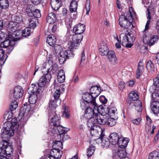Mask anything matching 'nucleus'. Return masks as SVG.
Returning a JSON list of instances; mask_svg holds the SVG:
<instances>
[{
  "mask_svg": "<svg viewBox=\"0 0 159 159\" xmlns=\"http://www.w3.org/2000/svg\"><path fill=\"white\" fill-rule=\"evenodd\" d=\"M12 117V111H9L7 114L5 116V118L7 117L6 120H9Z\"/></svg>",
  "mask_w": 159,
  "mask_h": 159,
  "instance_id": "nucleus-63",
  "label": "nucleus"
},
{
  "mask_svg": "<svg viewBox=\"0 0 159 159\" xmlns=\"http://www.w3.org/2000/svg\"><path fill=\"white\" fill-rule=\"evenodd\" d=\"M100 47V55L102 56H106L108 54L110 51L106 44L105 43H101Z\"/></svg>",
  "mask_w": 159,
  "mask_h": 159,
  "instance_id": "nucleus-21",
  "label": "nucleus"
},
{
  "mask_svg": "<svg viewBox=\"0 0 159 159\" xmlns=\"http://www.w3.org/2000/svg\"><path fill=\"white\" fill-rule=\"evenodd\" d=\"M15 43V41H13L12 40H11L9 39H7L6 38L3 41L1 42V46L2 47L5 48L6 47L11 45V43Z\"/></svg>",
  "mask_w": 159,
  "mask_h": 159,
  "instance_id": "nucleus-32",
  "label": "nucleus"
},
{
  "mask_svg": "<svg viewBox=\"0 0 159 159\" xmlns=\"http://www.w3.org/2000/svg\"><path fill=\"white\" fill-rule=\"evenodd\" d=\"M33 14L34 16L33 17H35V18H40L41 16L40 11L38 9H35L33 12Z\"/></svg>",
  "mask_w": 159,
  "mask_h": 159,
  "instance_id": "nucleus-53",
  "label": "nucleus"
},
{
  "mask_svg": "<svg viewBox=\"0 0 159 159\" xmlns=\"http://www.w3.org/2000/svg\"><path fill=\"white\" fill-rule=\"evenodd\" d=\"M153 84L156 87H159V77L157 76L153 79Z\"/></svg>",
  "mask_w": 159,
  "mask_h": 159,
  "instance_id": "nucleus-61",
  "label": "nucleus"
},
{
  "mask_svg": "<svg viewBox=\"0 0 159 159\" xmlns=\"http://www.w3.org/2000/svg\"><path fill=\"white\" fill-rule=\"evenodd\" d=\"M107 102V99L103 95L100 96V102L103 104H105Z\"/></svg>",
  "mask_w": 159,
  "mask_h": 159,
  "instance_id": "nucleus-60",
  "label": "nucleus"
},
{
  "mask_svg": "<svg viewBox=\"0 0 159 159\" xmlns=\"http://www.w3.org/2000/svg\"><path fill=\"white\" fill-rule=\"evenodd\" d=\"M123 38L120 40V42L122 43V45L124 47L127 48L128 46V35L123 34L122 37Z\"/></svg>",
  "mask_w": 159,
  "mask_h": 159,
  "instance_id": "nucleus-43",
  "label": "nucleus"
},
{
  "mask_svg": "<svg viewBox=\"0 0 159 159\" xmlns=\"http://www.w3.org/2000/svg\"><path fill=\"white\" fill-rule=\"evenodd\" d=\"M128 48H130L133 45V43L135 40V38L131 36V34H128Z\"/></svg>",
  "mask_w": 159,
  "mask_h": 159,
  "instance_id": "nucleus-35",
  "label": "nucleus"
},
{
  "mask_svg": "<svg viewBox=\"0 0 159 159\" xmlns=\"http://www.w3.org/2000/svg\"><path fill=\"white\" fill-rule=\"evenodd\" d=\"M97 104L93 105L94 106L93 109L89 106L86 108L85 111L84 117L85 118H89L90 116H95V118L97 117L98 116V114L99 113L98 107L99 106L97 107Z\"/></svg>",
  "mask_w": 159,
  "mask_h": 159,
  "instance_id": "nucleus-8",
  "label": "nucleus"
},
{
  "mask_svg": "<svg viewBox=\"0 0 159 159\" xmlns=\"http://www.w3.org/2000/svg\"><path fill=\"white\" fill-rule=\"evenodd\" d=\"M149 159H159V152L154 151L151 152L149 156Z\"/></svg>",
  "mask_w": 159,
  "mask_h": 159,
  "instance_id": "nucleus-44",
  "label": "nucleus"
},
{
  "mask_svg": "<svg viewBox=\"0 0 159 159\" xmlns=\"http://www.w3.org/2000/svg\"><path fill=\"white\" fill-rule=\"evenodd\" d=\"M54 46V51H55V52L56 53H60L61 51V46L57 44H55Z\"/></svg>",
  "mask_w": 159,
  "mask_h": 159,
  "instance_id": "nucleus-57",
  "label": "nucleus"
},
{
  "mask_svg": "<svg viewBox=\"0 0 159 159\" xmlns=\"http://www.w3.org/2000/svg\"><path fill=\"white\" fill-rule=\"evenodd\" d=\"M147 32L143 33V43L147 44L148 46L151 47L155 43H156L158 39V36L157 35L151 36L148 35Z\"/></svg>",
  "mask_w": 159,
  "mask_h": 159,
  "instance_id": "nucleus-7",
  "label": "nucleus"
},
{
  "mask_svg": "<svg viewBox=\"0 0 159 159\" xmlns=\"http://www.w3.org/2000/svg\"><path fill=\"white\" fill-rule=\"evenodd\" d=\"M34 9L33 7L30 5L27 6L26 11L27 14L30 17H33V12L34 11Z\"/></svg>",
  "mask_w": 159,
  "mask_h": 159,
  "instance_id": "nucleus-42",
  "label": "nucleus"
},
{
  "mask_svg": "<svg viewBox=\"0 0 159 159\" xmlns=\"http://www.w3.org/2000/svg\"><path fill=\"white\" fill-rule=\"evenodd\" d=\"M139 104L138 105H135L136 109L138 112H141L142 110V103L141 101L139 100L138 101Z\"/></svg>",
  "mask_w": 159,
  "mask_h": 159,
  "instance_id": "nucleus-54",
  "label": "nucleus"
},
{
  "mask_svg": "<svg viewBox=\"0 0 159 159\" xmlns=\"http://www.w3.org/2000/svg\"><path fill=\"white\" fill-rule=\"evenodd\" d=\"M68 107L67 106H65L63 108V111L62 113V116L66 119L69 118L70 116L68 111Z\"/></svg>",
  "mask_w": 159,
  "mask_h": 159,
  "instance_id": "nucleus-48",
  "label": "nucleus"
},
{
  "mask_svg": "<svg viewBox=\"0 0 159 159\" xmlns=\"http://www.w3.org/2000/svg\"><path fill=\"white\" fill-rule=\"evenodd\" d=\"M141 120V118H139L136 119H134L132 120L131 121L132 123L136 125H139L140 122Z\"/></svg>",
  "mask_w": 159,
  "mask_h": 159,
  "instance_id": "nucleus-62",
  "label": "nucleus"
},
{
  "mask_svg": "<svg viewBox=\"0 0 159 159\" xmlns=\"http://www.w3.org/2000/svg\"><path fill=\"white\" fill-rule=\"evenodd\" d=\"M140 61L138 63V66L136 72V77L137 79L139 78L142 73L144 69V64L143 62Z\"/></svg>",
  "mask_w": 159,
  "mask_h": 159,
  "instance_id": "nucleus-20",
  "label": "nucleus"
},
{
  "mask_svg": "<svg viewBox=\"0 0 159 159\" xmlns=\"http://www.w3.org/2000/svg\"><path fill=\"white\" fill-rule=\"evenodd\" d=\"M57 39L53 35H49L47 38L46 42L51 46L53 47L55 44Z\"/></svg>",
  "mask_w": 159,
  "mask_h": 159,
  "instance_id": "nucleus-25",
  "label": "nucleus"
},
{
  "mask_svg": "<svg viewBox=\"0 0 159 159\" xmlns=\"http://www.w3.org/2000/svg\"><path fill=\"white\" fill-rule=\"evenodd\" d=\"M119 24L120 26L125 29L129 28L133 21L131 16H126L124 15H120L119 19Z\"/></svg>",
  "mask_w": 159,
  "mask_h": 159,
  "instance_id": "nucleus-4",
  "label": "nucleus"
},
{
  "mask_svg": "<svg viewBox=\"0 0 159 159\" xmlns=\"http://www.w3.org/2000/svg\"><path fill=\"white\" fill-rule=\"evenodd\" d=\"M30 103H25L21 108V110L24 111L26 113H29L31 110V107Z\"/></svg>",
  "mask_w": 159,
  "mask_h": 159,
  "instance_id": "nucleus-36",
  "label": "nucleus"
},
{
  "mask_svg": "<svg viewBox=\"0 0 159 159\" xmlns=\"http://www.w3.org/2000/svg\"><path fill=\"white\" fill-rule=\"evenodd\" d=\"M61 0H51L50 5L54 11H57L61 6Z\"/></svg>",
  "mask_w": 159,
  "mask_h": 159,
  "instance_id": "nucleus-17",
  "label": "nucleus"
},
{
  "mask_svg": "<svg viewBox=\"0 0 159 159\" xmlns=\"http://www.w3.org/2000/svg\"><path fill=\"white\" fill-rule=\"evenodd\" d=\"M61 117L59 115L55 114L53 116L50 122V124L54 127H56L57 126L60 125Z\"/></svg>",
  "mask_w": 159,
  "mask_h": 159,
  "instance_id": "nucleus-13",
  "label": "nucleus"
},
{
  "mask_svg": "<svg viewBox=\"0 0 159 159\" xmlns=\"http://www.w3.org/2000/svg\"><path fill=\"white\" fill-rule=\"evenodd\" d=\"M12 20L18 24L23 22L22 17L21 16L14 15L12 16Z\"/></svg>",
  "mask_w": 159,
  "mask_h": 159,
  "instance_id": "nucleus-40",
  "label": "nucleus"
},
{
  "mask_svg": "<svg viewBox=\"0 0 159 159\" xmlns=\"http://www.w3.org/2000/svg\"><path fill=\"white\" fill-rule=\"evenodd\" d=\"M151 108L154 114H158L159 113V102L158 101L153 102Z\"/></svg>",
  "mask_w": 159,
  "mask_h": 159,
  "instance_id": "nucleus-23",
  "label": "nucleus"
},
{
  "mask_svg": "<svg viewBox=\"0 0 159 159\" xmlns=\"http://www.w3.org/2000/svg\"><path fill=\"white\" fill-rule=\"evenodd\" d=\"M120 137L117 133L113 132L111 133L109 136V139L111 141H115L118 142Z\"/></svg>",
  "mask_w": 159,
  "mask_h": 159,
  "instance_id": "nucleus-29",
  "label": "nucleus"
},
{
  "mask_svg": "<svg viewBox=\"0 0 159 159\" xmlns=\"http://www.w3.org/2000/svg\"><path fill=\"white\" fill-rule=\"evenodd\" d=\"M129 97L131 100L136 101L139 99V96L137 93L134 91H131L129 94Z\"/></svg>",
  "mask_w": 159,
  "mask_h": 159,
  "instance_id": "nucleus-34",
  "label": "nucleus"
},
{
  "mask_svg": "<svg viewBox=\"0 0 159 159\" xmlns=\"http://www.w3.org/2000/svg\"><path fill=\"white\" fill-rule=\"evenodd\" d=\"M9 6L8 0H0V7L2 9H5Z\"/></svg>",
  "mask_w": 159,
  "mask_h": 159,
  "instance_id": "nucleus-41",
  "label": "nucleus"
},
{
  "mask_svg": "<svg viewBox=\"0 0 159 159\" xmlns=\"http://www.w3.org/2000/svg\"><path fill=\"white\" fill-rule=\"evenodd\" d=\"M57 20L56 15L54 12H52L48 14L47 18V21L50 24L55 23Z\"/></svg>",
  "mask_w": 159,
  "mask_h": 159,
  "instance_id": "nucleus-22",
  "label": "nucleus"
},
{
  "mask_svg": "<svg viewBox=\"0 0 159 159\" xmlns=\"http://www.w3.org/2000/svg\"><path fill=\"white\" fill-rule=\"evenodd\" d=\"M58 81L60 83H62L64 82L65 77V75L57 77Z\"/></svg>",
  "mask_w": 159,
  "mask_h": 159,
  "instance_id": "nucleus-64",
  "label": "nucleus"
},
{
  "mask_svg": "<svg viewBox=\"0 0 159 159\" xmlns=\"http://www.w3.org/2000/svg\"><path fill=\"white\" fill-rule=\"evenodd\" d=\"M23 91L21 86H18L15 87L13 92V97L16 99H19L22 97Z\"/></svg>",
  "mask_w": 159,
  "mask_h": 159,
  "instance_id": "nucleus-12",
  "label": "nucleus"
},
{
  "mask_svg": "<svg viewBox=\"0 0 159 159\" xmlns=\"http://www.w3.org/2000/svg\"><path fill=\"white\" fill-rule=\"evenodd\" d=\"M15 43H11V45H9V46L6 47L4 48H6V50L7 54H8L9 55L11 52L12 51L14 48V46L15 44Z\"/></svg>",
  "mask_w": 159,
  "mask_h": 159,
  "instance_id": "nucleus-51",
  "label": "nucleus"
},
{
  "mask_svg": "<svg viewBox=\"0 0 159 159\" xmlns=\"http://www.w3.org/2000/svg\"><path fill=\"white\" fill-rule=\"evenodd\" d=\"M50 68H47V70L46 71V74H44V77L46 78V80L49 82L50 81L52 78L51 73L50 72Z\"/></svg>",
  "mask_w": 159,
  "mask_h": 159,
  "instance_id": "nucleus-49",
  "label": "nucleus"
},
{
  "mask_svg": "<svg viewBox=\"0 0 159 159\" xmlns=\"http://www.w3.org/2000/svg\"><path fill=\"white\" fill-rule=\"evenodd\" d=\"M56 127H57L58 133L60 135V137H62L63 140H66L69 139V137L66 133L69 129L68 130L64 129V128L61 125L57 126Z\"/></svg>",
  "mask_w": 159,
  "mask_h": 159,
  "instance_id": "nucleus-11",
  "label": "nucleus"
},
{
  "mask_svg": "<svg viewBox=\"0 0 159 159\" xmlns=\"http://www.w3.org/2000/svg\"><path fill=\"white\" fill-rule=\"evenodd\" d=\"M89 119L87 123V125L89 127H91L95 125V124L98 123L99 124L98 116L95 118V116H90L89 118H86ZM95 126L97 125H95Z\"/></svg>",
  "mask_w": 159,
  "mask_h": 159,
  "instance_id": "nucleus-16",
  "label": "nucleus"
},
{
  "mask_svg": "<svg viewBox=\"0 0 159 159\" xmlns=\"http://www.w3.org/2000/svg\"><path fill=\"white\" fill-rule=\"evenodd\" d=\"M117 157L120 158H124L127 155V153L125 150H120L118 152Z\"/></svg>",
  "mask_w": 159,
  "mask_h": 159,
  "instance_id": "nucleus-47",
  "label": "nucleus"
},
{
  "mask_svg": "<svg viewBox=\"0 0 159 159\" xmlns=\"http://www.w3.org/2000/svg\"><path fill=\"white\" fill-rule=\"evenodd\" d=\"M146 68L148 72H152L154 70V67L152 61L149 60L146 65Z\"/></svg>",
  "mask_w": 159,
  "mask_h": 159,
  "instance_id": "nucleus-38",
  "label": "nucleus"
},
{
  "mask_svg": "<svg viewBox=\"0 0 159 159\" xmlns=\"http://www.w3.org/2000/svg\"><path fill=\"white\" fill-rule=\"evenodd\" d=\"M53 144L52 148L53 149L52 150H55L57 152H59L60 149L62 148V143L60 141H53Z\"/></svg>",
  "mask_w": 159,
  "mask_h": 159,
  "instance_id": "nucleus-19",
  "label": "nucleus"
},
{
  "mask_svg": "<svg viewBox=\"0 0 159 159\" xmlns=\"http://www.w3.org/2000/svg\"><path fill=\"white\" fill-rule=\"evenodd\" d=\"M1 137H2V138L3 139V141L2 142H1V144L2 145V146L0 148V149H1V151H3L5 148L7 147L10 144V143H9L7 141V140H9L10 137L8 139H4L2 138V133L1 134Z\"/></svg>",
  "mask_w": 159,
  "mask_h": 159,
  "instance_id": "nucleus-33",
  "label": "nucleus"
},
{
  "mask_svg": "<svg viewBox=\"0 0 159 159\" xmlns=\"http://www.w3.org/2000/svg\"><path fill=\"white\" fill-rule=\"evenodd\" d=\"M92 143L95 144L97 142L95 140H92V141H90L91 144L87 149V155L88 157H91L93 154L96 148L95 146L93 145Z\"/></svg>",
  "mask_w": 159,
  "mask_h": 159,
  "instance_id": "nucleus-15",
  "label": "nucleus"
},
{
  "mask_svg": "<svg viewBox=\"0 0 159 159\" xmlns=\"http://www.w3.org/2000/svg\"><path fill=\"white\" fill-rule=\"evenodd\" d=\"M129 140V139L128 138L120 137L118 143L119 147L120 148H125L127 147Z\"/></svg>",
  "mask_w": 159,
  "mask_h": 159,
  "instance_id": "nucleus-14",
  "label": "nucleus"
},
{
  "mask_svg": "<svg viewBox=\"0 0 159 159\" xmlns=\"http://www.w3.org/2000/svg\"><path fill=\"white\" fill-rule=\"evenodd\" d=\"M107 55L110 62L113 64H116L117 63V59L115 52L112 50H110L108 52V54Z\"/></svg>",
  "mask_w": 159,
  "mask_h": 159,
  "instance_id": "nucleus-18",
  "label": "nucleus"
},
{
  "mask_svg": "<svg viewBox=\"0 0 159 159\" xmlns=\"http://www.w3.org/2000/svg\"><path fill=\"white\" fill-rule=\"evenodd\" d=\"M61 93L60 88H58L56 89L53 94V96L55 100H58L60 96Z\"/></svg>",
  "mask_w": 159,
  "mask_h": 159,
  "instance_id": "nucleus-50",
  "label": "nucleus"
},
{
  "mask_svg": "<svg viewBox=\"0 0 159 159\" xmlns=\"http://www.w3.org/2000/svg\"><path fill=\"white\" fill-rule=\"evenodd\" d=\"M33 32V31L31 30V28L30 27H27L22 31V36L25 37L28 36Z\"/></svg>",
  "mask_w": 159,
  "mask_h": 159,
  "instance_id": "nucleus-39",
  "label": "nucleus"
},
{
  "mask_svg": "<svg viewBox=\"0 0 159 159\" xmlns=\"http://www.w3.org/2000/svg\"><path fill=\"white\" fill-rule=\"evenodd\" d=\"M99 86L98 85H94L92 86L90 89V93L91 94L96 96L97 97L99 95V93H97L98 92V88Z\"/></svg>",
  "mask_w": 159,
  "mask_h": 159,
  "instance_id": "nucleus-31",
  "label": "nucleus"
},
{
  "mask_svg": "<svg viewBox=\"0 0 159 159\" xmlns=\"http://www.w3.org/2000/svg\"><path fill=\"white\" fill-rule=\"evenodd\" d=\"M102 105H100V109H101L102 112L100 111V125H106V124L109 118V115L107 114V112H103L102 110H105L104 108ZM101 111V110H100Z\"/></svg>",
  "mask_w": 159,
  "mask_h": 159,
  "instance_id": "nucleus-10",
  "label": "nucleus"
},
{
  "mask_svg": "<svg viewBox=\"0 0 159 159\" xmlns=\"http://www.w3.org/2000/svg\"><path fill=\"white\" fill-rule=\"evenodd\" d=\"M76 48H69L66 50L64 52H61L60 53V56L58 57V60L61 64H63L66 59H70L74 57L75 54L73 52L74 49Z\"/></svg>",
  "mask_w": 159,
  "mask_h": 159,
  "instance_id": "nucleus-5",
  "label": "nucleus"
},
{
  "mask_svg": "<svg viewBox=\"0 0 159 159\" xmlns=\"http://www.w3.org/2000/svg\"><path fill=\"white\" fill-rule=\"evenodd\" d=\"M5 52L0 53V63L2 65H3L6 61L7 58L8 57L7 55H4Z\"/></svg>",
  "mask_w": 159,
  "mask_h": 159,
  "instance_id": "nucleus-52",
  "label": "nucleus"
},
{
  "mask_svg": "<svg viewBox=\"0 0 159 159\" xmlns=\"http://www.w3.org/2000/svg\"><path fill=\"white\" fill-rule=\"evenodd\" d=\"M4 127L3 129H2V138L6 139H8L10 137L13 136L14 133V128H18L19 127L17 120L16 117L13 118L11 121L5 122Z\"/></svg>",
  "mask_w": 159,
  "mask_h": 159,
  "instance_id": "nucleus-2",
  "label": "nucleus"
},
{
  "mask_svg": "<svg viewBox=\"0 0 159 159\" xmlns=\"http://www.w3.org/2000/svg\"><path fill=\"white\" fill-rule=\"evenodd\" d=\"M89 104L86 103L85 101H83L80 102V107L83 110H85L89 106Z\"/></svg>",
  "mask_w": 159,
  "mask_h": 159,
  "instance_id": "nucleus-56",
  "label": "nucleus"
},
{
  "mask_svg": "<svg viewBox=\"0 0 159 159\" xmlns=\"http://www.w3.org/2000/svg\"><path fill=\"white\" fill-rule=\"evenodd\" d=\"M51 67L50 68V71H52L53 72V70H55L56 71V70H58V66L57 64L55 63L52 64L51 66Z\"/></svg>",
  "mask_w": 159,
  "mask_h": 159,
  "instance_id": "nucleus-58",
  "label": "nucleus"
},
{
  "mask_svg": "<svg viewBox=\"0 0 159 159\" xmlns=\"http://www.w3.org/2000/svg\"><path fill=\"white\" fill-rule=\"evenodd\" d=\"M152 97L153 102L157 101L156 100L159 99V94L156 92H154L152 94Z\"/></svg>",
  "mask_w": 159,
  "mask_h": 159,
  "instance_id": "nucleus-59",
  "label": "nucleus"
},
{
  "mask_svg": "<svg viewBox=\"0 0 159 159\" xmlns=\"http://www.w3.org/2000/svg\"><path fill=\"white\" fill-rule=\"evenodd\" d=\"M117 109L115 108H112L108 110V113L111 117H117V113L116 112Z\"/></svg>",
  "mask_w": 159,
  "mask_h": 159,
  "instance_id": "nucleus-46",
  "label": "nucleus"
},
{
  "mask_svg": "<svg viewBox=\"0 0 159 159\" xmlns=\"http://www.w3.org/2000/svg\"><path fill=\"white\" fill-rule=\"evenodd\" d=\"M77 7V2L75 0H72L70 2L69 7L70 12L73 13L76 12Z\"/></svg>",
  "mask_w": 159,
  "mask_h": 159,
  "instance_id": "nucleus-26",
  "label": "nucleus"
},
{
  "mask_svg": "<svg viewBox=\"0 0 159 159\" xmlns=\"http://www.w3.org/2000/svg\"><path fill=\"white\" fill-rule=\"evenodd\" d=\"M118 118V117H114L109 118L108 119L106 125L109 126H112L115 125L116 123V119Z\"/></svg>",
  "mask_w": 159,
  "mask_h": 159,
  "instance_id": "nucleus-37",
  "label": "nucleus"
},
{
  "mask_svg": "<svg viewBox=\"0 0 159 159\" xmlns=\"http://www.w3.org/2000/svg\"><path fill=\"white\" fill-rule=\"evenodd\" d=\"M13 32L12 33V32H9L7 36V39H9L11 40H12L13 41H16L17 40V39H20L19 37H18L17 35L16 34L17 31H13Z\"/></svg>",
  "mask_w": 159,
  "mask_h": 159,
  "instance_id": "nucleus-27",
  "label": "nucleus"
},
{
  "mask_svg": "<svg viewBox=\"0 0 159 159\" xmlns=\"http://www.w3.org/2000/svg\"><path fill=\"white\" fill-rule=\"evenodd\" d=\"M100 140L101 146L103 148H107L109 146V140L107 137H104Z\"/></svg>",
  "mask_w": 159,
  "mask_h": 159,
  "instance_id": "nucleus-28",
  "label": "nucleus"
},
{
  "mask_svg": "<svg viewBox=\"0 0 159 159\" xmlns=\"http://www.w3.org/2000/svg\"><path fill=\"white\" fill-rule=\"evenodd\" d=\"M85 30V25L83 24L79 23L73 27L72 40L69 41L68 44L69 48H78L80 43L82 40L83 35L82 34Z\"/></svg>",
  "mask_w": 159,
  "mask_h": 159,
  "instance_id": "nucleus-1",
  "label": "nucleus"
},
{
  "mask_svg": "<svg viewBox=\"0 0 159 159\" xmlns=\"http://www.w3.org/2000/svg\"><path fill=\"white\" fill-rule=\"evenodd\" d=\"M48 82L43 75L39 79L38 82L32 84L30 87L33 88L32 91L33 92H36V90L37 91L40 89L41 92L42 93L44 90L43 87Z\"/></svg>",
  "mask_w": 159,
  "mask_h": 159,
  "instance_id": "nucleus-6",
  "label": "nucleus"
},
{
  "mask_svg": "<svg viewBox=\"0 0 159 159\" xmlns=\"http://www.w3.org/2000/svg\"><path fill=\"white\" fill-rule=\"evenodd\" d=\"M18 106V102L16 100L12 101L9 106L10 111H12L15 110Z\"/></svg>",
  "mask_w": 159,
  "mask_h": 159,
  "instance_id": "nucleus-45",
  "label": "nucleus"
},
{
  "mask_svg": "<svg viewBox=\"0 0 159 159\" xmlns=\"http://www.w3.org/2000/svg\"><path fill=\"white\" fill-rule=\"evenodd\" d=\"M17 24V23H16L14 21L12 20L9 22L8 24V26L10 29H11L12 31H17L16 30L18 27Z\"/></svg>",
  "mask_w": 159,
  "mask_h": 159,
  "instance_id": "nucleus-30",
  "label": "nucleus"
},
{
  "mask_svg": "<svg viewBox=\"0 0 159 159\" xmlns=\"http://www.w3.org/2000/svg\"><path fill=\"white\" fill-rule=\"evenodd\" d=\"M82 97L83 101L86 103L93 105L96 104L95 99L97 97V95L95 96L90 93L89 94L88 92H86L82 95Z\"/></svg>",
  "mask_w": 159,
  "mask_h": 159,
  "instance_id": "nucleus-9",
  "label": "nucleus"
},
{
  "mask_svg": "<svg viewBox=\"0 0 159 159\" xmlns=\"http://www.w3.org/2000/svg\"><path fill=\"white\" fill-rule=\"evenodd\" d=\"M33 89V88L31 87L29 88V92L32 93L30 94L28 99L29 103L31 104H34L37 101H39L42 97V93L40 89L35 92L32 91Z\"/></svg>",
  "mask_w": 159,
  "mask_h": 159,
  "instance_id": "nucleus-3",
  "label": "nucleus"
},
{
  "mask_svg": "<svg viewBox=\"0 0 159 159\" xmlns=\"http://www.w3.org/2000/svg\"><path fill=\"white\" fill-rule=\"evenodd\" d=\"M57 100H55V99L54 100H50L49 102V109H51V110L49 111V114L51 112H52L53 113L52 115H54V114L55 113V109L56 107V103Z\"/></svg>",
  "mask_w": 159,
  "mask_h": 159,
  "instance_id": "nucleus-24",
  "label": "nucleus"
},
{
  "mask_svg": "<svg viewBox=\"0 0 159 159\" xmlns=\"http://www.w3.org/2000/svg\"><path fill=\"white\" fill-rule=\"evenodd\" d=\"M85 7L86 11V14L89 15V12L90 10V2L89 1L87 0L85 4Z\"/></svg>",
  "mask_w": 159,
  "mask_h": 159,
  "instance_id": "nucleus-55",
  "label": "nucleus"
}]
</instances>
